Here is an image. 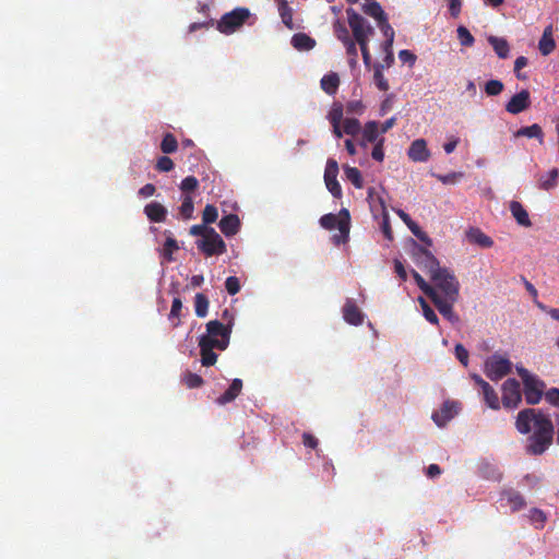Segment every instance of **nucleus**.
<instances>
[{"mask_svg": "<svg viewBox=\"0 0 559 559\" xmlns=\"http://www.w3.org/2000/svg\"><path fill=\"white\" fill-rule=\"evenodd\" d=\"M512 370V362L499 354L491 355L485 362V373L491 381H499Z\"/></svg>", "mask_w": 559, "mask_h": 559, "instance_id": "obj_5", "label": "nucleus"}, {"mask_svg": "<svg viewBox=\"0 0 559 559\" xmlns=\"http://www.w3.org/2000/svg\"><path fill=\"white\" fill-rule=\"evenodd\" d=\"M338 164L335 159L329 158L324 170V182L328 190L334 198L342 197V188L337 181Z\"/></svg>", "mask_w": 559, "mask_h": 559, "instance_id": "obj_11", "label": "nucleus"}, {"mask_svg": "<svg viewBox=\"0 0 559 559\" xmlns=\"http://www.w3.org/2000/svg\"><path fill=\"white\" fill-rule=\"evenodd\" d=\"M456 359L466 367L468 365V352L462 344H456L454 347Z\"/></svg>", "mask_w": 559, "mask_h": 559, "instance_id": "obj_57", "label": "nucleus"}, {"mask_svg": "<svg viewBox=\"0 0 559 559\" xmlns=\"http://www.w3.org/2000/svg\"><path fill=\"white\" fill-rule=\"evenodd\" d=\"M412 275L419 287V289L429 298L431 299L438 292L437 289L428 284L424 277L415 270L412 271Z\"/></svg>", "mask_w": 559, "mask_h": 559, "instance_id": "obj_36", "label": "nucleus"}, {"mask_svg": "<svg viewBox=\"0 0 559 559\" xmlns=\"http://www.w3.org/2000/svg\"><path fill=\"white\" fill-rule=\"evenodd\" d=\"M338 221H340V217H337L336 215H334L332 213H329V214L321 216L320 225L323 228L331 230L336 227V224L338 223Z\"/></svg>", "mask_w": 559, "mask_h": 559, "instance_id": "obj_53", "label": "nucleus"}, {"mask_svg": "<svg viewBox=\"0 0 559 559\" xmlns=\"http://www.w3.org/2000/svg\"><path fill=\"white\" fill-rule=\"evenodd\" d=\"M459 412V403L445 401L440 411L432 414V420L439 427H444Z\"/></svg>", "mask_w": 559, "mask_h": 559, "instance_id": "obj_16", "label": "nucleus"}, {"mask_svg": "<svg viewBox=\"0 0 559 559\" xmlns=\"http://www.w3.org/2000/svg\"><path fill=\"white\" fill-rule=\"evenodd\" d=\"M383 144H384V139L381 138L377 141V143L374 144V146L372 148L371 156L377 162H382L384 158Z\"/></svg>", "mask_w": 559, "mask_h": 559, "instance_id": "obj_58", "label": "nucleus"}, {"mask_svg": "<svg viewBox=\"0 0 559 559\" xmlns=\"http://www.w3.org/2000/svg\"><path fill=\"white\" fill-rule=\"evenodd\" d=\"M383 64L376 63L373 66V82L378 90L386 92L390 88L388 80L383 75Z\"/></svg>", "mask_w": 559, "mask_h": 559, "instance_id": "obj_35", "label": "nucleus"}, {"mask_svg": "<svg viewBox=\"0 0 559 559\" xmlns=\"http://www.w3.org/2000/svg\"><path fill=\"white\" fill-rule=\"evenodd\" d=\"M181 310H182L181 299L179 297L174 298L173 304H171V309H170V312L168 316L169 320L173 321L174 328H177L180 324L179 318L181 316Z\"/></svg>", "mask_w": 559, "mask_h": 559, "instance_id": "obj_40", "label": "nucleus"}, {"mask_svg": "<svg viewBox=\"0 0 559 559\" xmlns=\"http://www.w3.org/2000/svg\"><path fill=\"white\" fill-rule=\"evenodd\" d=\"M515 428L522 435L533 433L527 438L526 452L532 455L543 454L552 443L554 425L548 416L534 408L519 412Z\"/></svg>", "mask_w": 559, "mask_h": 559, "instance_id": "obj_1", "label": "nucleus"}, {"mask_svg": "<svg viewBox=\"0 0 559 559\" xmlns=\"http://www.w3.org/2000/svg\"><path fill=\"white\" fill-rule=\"evenodd\" d=\"M225 288L229 295H236L240 290V282L236 276H229L225 281Z\"/></svg>", "mask_w": 559, "mask_h": 559, "instance_id": "obj_55", "label": "nucleus"}, {"mask_svg": "<svg viewBox=\"0 0 559 559\" xmlns=\"http://www.w3.org/2000/svg\"><path fill=\"white\" fill-rule=\"evenodd\" d=\"M556 44L555 40L549 33V36H542L538 43V49L543 56H548L555 49Z\"/></svg>", "mask_w": 559, "mask_h": 559, "instance_id": "obj_46", "label": "nucleus"}, {"mask_svg": "<svg viewBox=\"0 0 559 559\" xmlns=\"http://www.w3.org/2000/svg\"><path fill=\"white\" fill-rule=\"evenodd\" d=\"M531 106V94L527 90L513 95L506 105V110L512 115H518Z\"/></svg>", "mask_w": 559, "mask_h": 559, "instance_id": "obj_15", "label": "nucleus"}, {"mask_svg": "<svg viewBox=\"0 0 559 559\" xmlns=\"http://www.w3.org/2000/svg\"><path fill=\"white\" fill-rule=\"evenodd\" d=\"M430 300L444 319L451 323H457L460 321V317L453 310V306L456 301H452L450 298H442L439 293H437Z\"/></svg>", "mask_w": 559, "mask_h": 559, "instance_id": "obj_14", "label": "nucleus"}, {"mask_svg": "<svg viewBox=\"0 0 559 559\" xmlns=\"http://www.w3.org/2000/svg\"><path fill=\"white\" fill-rule=\"evenodd\" d=\"M344 173L348 181H350L355 188L361 189L364 187V180L361 177V173L356 167L345 166Z\"/></svg>", "mask_w": 559, "mask_h": 559, "instance_id": "obj_37", "label": "nucleus"}, {"mask_svg": "<svg viewBox=\"0 0 559 559\" xmlns=\"http://www.w3.org/2000/svg\"><path fill=\"white\" fill-rule=\"evenodd\" d=\"M406 226L409 228L413 235L417 237L421 242H424L428 247L432 246L431 238L425 231L421 230V228L418 226L416 222L412 221V223H408Z\"/></svg>", "mask_w": 559, "mask_h": 559, "instance_id": "obj_45", "label": "nucleus"}, {"mask_svg": "<svg viewBox=\"0 0 559 559\" xmlns=\"http://www.w3.org/2000/svg\"><path fill=\"white\" fill-rule=\"evenodd\" d=\"M514 135L516 138H520V136H526V138H536L540 144H543L544 142V132H543V129L539 124L537 123H534L532 126H528V127H522L520 128L515 133Z\"/></svg>", "mask_w": 559, "mask_h": 559, "instance_id": "obj_30", "label": "nucleus"}, {"mask_svg": "<svg viewBox=\"0 0 559 559\" xmlns=\"http://www.w3.org/2000/svg\"><path fill=\"white\" fill-rule=\"evenodd\" d=\"M194 205L191 195L186 194L182 199V203L179 207V213L183 219H190L193 215Z\"/></svg>", "mask_w": 559, "mask_h": 559, "instance_id": "obj_43", "label": "nucleus"}, {"mask_svg": "<svg viewBox=\"0 0 559 559\" xmlns=\"http://www.w3.org/2000/svg\"><path fill=\"white\" fill-rule=\"evenodd\" d=\"M209 305H210V301H209L207 296L202 293H198L194 296V311H195L197 317H199V318L206 317L207 312H209Z\"/></svg>", "mask_w": 559, "mask_h": 559, "instance_id": "obj_34", "label": "nucleus"}, {"mask_svg": "<svg viewBox=\"0 0 559 559\" xmlns=\"http://www.w3.org/2000/svg\"><path fill=\"white\" fill-rule=\"evenodd\" d=\"M343 318L352 325H360L364 322V313L352 299H347L343 307Z\"/></svg>", "mask_w": 559, "mask_h": 559, "instance_id": "obj_18", "label": "nucleus"}, {"mask_svg": "<svg viewBox=\"0 0 559 559\" xmlns=\"http://www.w3.org/2000/svg\"><path fill=\"white\" fill-rule=\"evenodd\" d=\"M361 9L365 14L373 17L377 23L388 16L380 3L376 0H366Z\"/></svg>", "mask_w": 559, "mask_h": 559, "instance_id": "obj_28", "label": "nucleus"}, {"mask_svg": "<svg viewBox=\"0 0 559 559\" xmlns=\"http://www.w3.org/2000/svg\"><path fill=\"white\" fill-rule=\"evenodd\" d=\"M321 88L329 95H334L340 85L338 74L335 72L325 74L320 81Z\"/></svg>", "mask_w": 559, "mask_h": 559, "instance_id": "obj_29", "label": "nucleus"}, {"mask_svg": "<svg viewBox=\"0 0 559 559\" xmlns=\"http://www.w3.org/2000/svg\"><path fill=\"white\" fill-rule=\"evenodd\" d=\"M223 319L227 322L222 323L218 320H211L206 323V333L199 338L201 364L204 367L214 366L217 361V355L214 349L225 350L230 342L233 330V317L227 309L223 312Z\"/></svg>", "mask_w": 559, "mask_h": 559, "instance_id": "obj_2", "label": "nucleus"}, {"mask_svg": "<svg viewBox=\"0 0 559 559\" xmlns=\"http://www.w3.org/2000/svg\"><path fill=\"white\" fill-rule=\"evenodd\" d=\"M399 58L403 63H408L411 67L415 63L417 57L411 50L403 49L399 52Z\"/></svg>", "mask_w": 559, "mask_h": 559, "instance_id": "obj_60", "label": "nucleus"}, {"mask_svg": "<svg viewBox=\"0 0 559 559\" xmlns=\"http://www.w3.org/2000/svg\"><path fill=\"white\" fill-rule=\"evenodd\" d=\"M179 249L178 243L176 239L174 238H167L164 247H163V254L167 260H173V253Z\"/></svg>", "mask_w": 559, "mask_h": 559, "instance_id": "obj_52", "label": "nucleus"}, {"mask_svg": "<svg viewBox=\"0 0 559 559\" xmlns=\"http://www.w3.org/2000/svg\"><path fill=\"white\" fill-rule=\"evenodd\" d=\"M524 385V396L525 401L528 405H536L540 402L543 396V391L545 389V383L539 380L536 376L531 379H525Z\"/></svg>", "mask_w": 559, "mask_h": 559, "instance_id": "obj_12", "label": "nucleus"}, {"mask_svg": "<svg viewBox=\"0 0 559 559\" xmlns=\"http://www.w3.org/2000/svg\"><path fill=\"white\" fill-rule=\"evenodd\" d=\"M365 109H366V106L364 105V103L361 100H358V99L349 100L346 104V112L349 115L360 116L364 114Z\"/></svg>", "mask_w": 559, "mask_h": 559, "instance_id": "obj_51", "label": "nucleus"}, {"mask_svg": "<svg viewBox=\"0 0 559 559\" xmlns=\"http://www.w3.org/2000/svg\"><path fill=\"white\" fill-rule=\"evenodd\" d=\"M210 228L206 224L201 225H193L190 228V234L192 236H202V238H205V235L210 234Z\"/></svg>", "mask_w": 559, "mask_h": 559, "instance_id": "obj_62", "label": "nucleus"}, {"mask_svg": "<svg viewBox=\"0 0 559 559\" xmlns=\"http://www.w3.org/2000/svg\"><path fill=\"white\" fill-rule=\"evenodd\" d=\"M242 390V381L240 379H234L229 388L216 400L218 405H226L233 402Z\"/></svg>", "mask_w": 559, "mask_h": 559, "instance_id": "obj_25", "label": "nucleus"}, {"mask_svg": "<svg viewBox=\"0 0 559 559\" xmlns=\"http://www.w3.org/2000/svg\"><path fill=\"white\" fill-rule=\"evenodd\" d=\"M278 4V13L281 15L282 22L285 24L286 27L289 29L294 28V22H293V10L289 7L287 0H276Z\"/></svg>", "mask_w": 559, "mask_h": 559, "instance_id": "obj_33", "label": "nucleus"}, {"mask_svg": "<svg viewBox=\"0 0 559 559\" xmlns=\"http://www.w3.org/2000/svg\"><path fill=\"white\" fill-rule=\"evenodd\" d=\"M292 45L299 51H308L316 46V40L306 33H296L292 37Z\"/></svg>", "mask_w": 559, "mask_h": 559, "instance_id": "obj_26", "label": "nucleus"}, {"mask_svg": "<svg viewBox=\"0 0 559 559\" xmlns=\"http://www.w3.org/2000/svg\"><path fill=\"white\" fill-rule=\"evenodd\" d=\"M466 238L471 243H475L481 248H490L493 240L477 227H472L466 231Z\"/></svg>", "mask_w": 559, "mask_h": 559, "instance_id": "obj_23", "label": "nucleus"}, {"mask_svg": "<svg viewBox=\"0 0 559 559\" xmlns=\"http://www.w3.org/2000/svg\"><path fill=\"white\" fill-rule=\"evenodd\" d=\"M535 305L544 312H547L554 320L559 321V309L558 308H547L544 304L538 300H535Z\"/></svg>", "mask_w": 559, "mask_h": 559, "instance_id": "obj_64", "label": "nucleus"}, {"mask_svg": "<svg viewBox=\"0 0 559 559\" xmlns=\"http://www.w3.org/2000/svg\"><path fill=\"white\" fill-rule=\"evenodd\" d=\"M144 213L153 223H163L167 217V210L158 202H151L145 205Z\"/></svg>", "mask_w": 559, "mask_h": 559, "instance_id": "obj_21", "label": "nucleus"}, {"mask_svg": "<svg viewBox=\"0 0 559 559\" xmlns=\"http://www.w3.org/2000/svg\"><path fill=\"white\" fill-rule=\"evenodd\" d=\"M418 302H419V305L421 307L423 314H424L425 319L429 323H431L433 325H438L439 324V318L436 314V312L433 311V309L428 305L426 299L424 297H418Z\"/></svg>", "mask_w": 559, "mask_h": 559, "instance_id": "obj_38", "label": "nucleus"}, {"mask_svg": "<svg viewBox=\"0 0 559 559\" xmlns=\"http://www.w3.org/2000/svg\"><path fill=\"white\" fill-rule=\"evenodd\" d=\"M522 401L520 382L510 378L502 384V404L506 408L514 409Z\"/></svg>", "mask_w": 559, "mask_h": 559, "instance_id": "obj_8", "label": "nucleus"}, {"mask_svg": "<svg viewBox=\"0 0 559 559\" xmlns=\"http://www.w3.org/2000/svg\"><path fill=\"white\" fill-rule=\"evenodd\" d=\"M217 217L218 212L216 206H214L213 204H206L202 213L203 223L206 225L215 223Z\"/></svg>", "mask_w": 559, "mask_h": 559, "instance_id": "obj_48", "label": "nucleus"}, {"mask_svg": "<svg viewBox=\"0 0 559 559\" xmlns=\"http://www.w3.org/2000/svg\"><path fill=\"white\" fill-rule=\"evenodd\" d=\"M509 210L519 225L524 227L532 226L527 211L519 201H511L509 204Z\"/></svg>", "mask_w": 559, "mask_h": 559, "instance_id": "obj_24", "label": "nucleus"}, {"mask_svg": "<svg viewBox=\"0 0 559 559\" xmlns=\"http://www.w3.org/2000/svg\"><path fill=\"white\" fill-rule=\"evenodd\" d=\"M457 37L462 46L471 47L473 46L475 39L471 32L465 26L457 27Z\"/></svg>", "mask_w": 559, "mask_h": 559, "instance_id": "obj_50", "label": "nucleus"}, {"mask_svg": "<svg viewBox=\"0 0 559 559\" xmlns=\"http://www.w3.org/2000/svg\"><path fill=\"white\" fill-rule=\"evenodd\" d=\"M218 227L226 237L234 236L240 228L239 217L236 214H228L219 221Z\"/></svg>", "mask_w": 559, "mask_h": 559, "instance_id": "obj_22", "label": "nucleus"}, {"mask_svg": "<svg viewBox=\"0 0 559 559\" xmlns=\"http://www.w3.org/2000/svg\"><path fill=\"white\" fill-rule=\"evenodd\" d=\"M333 29H334V34L335 36L337 37L338 40H341L342 43H345L347 41L348 39H352L349 37V34H348V29L346 27V25L340 21V20H336L333 24Z\"/></svg>", "mask_w": 559, "mask_h": 559, "instance_id": "obj_49", "label": "nucleus"}, {"mask_svg": "<svg viewBox=\"0 0 559 559\" xmlns=\"http://www.w3.org/2000/svg\"><path fill=\"white\" fill-rule=\"evenodd\" d=\"M430 280L442 298H450L452 301L459 300L460 283L454 273L448 267H441L430 276Z\"/></svg>", "mask_w": 559, "mask_h": 559, "instance_id": "obj_3", "label": "nucleus"}, {"mask_svg": "<svg viewBox=\"0 0 559 559\" xmlns=\"http://www.w3.org/2000/svg\"><path fill=\"white\" fill-rule=\"evenodd\" d=\"M368 199L370 200V207H371V211L373 212V214L376 215L377 211L380 212V214L382 216L381 230H382L384 237L391 241L393 239V233H392V228H391V224H390V216L386 211L384 200L381 197H378L377 200H374L373 195H372V189H370L368 192Z\"/></svg>", "mask_w": 559, "mask_h": 559, "instance_id": "obj_9", "label": "nucleus"}, {"mask_svg": "<svg viewBox=\"0 0 559 559\" xmlns=\"http://www.w3.org/2000/svg\"><path fill=\"white\" fill-rule=\"evenodd\" d=\"M488 41L492 46L495 52L497 53V56L499 58H501V59L508 58L509 52H510V46L504 38L489 36Z\"/></svg>", "mask_w": 559, "mask_h": 559, "instance_id": "obj_31", "label": "nucleus"}, {"mask_svg": "<svg viewBox=\"0 0 559 559\" xmlns=\"http://www.w3.org/2000/svg\"><path fill=\"white\" fill-rule=\"evenodd\" d=\"M348 25L353 32L356 43L369 41V38L374 34V28L369 22L358 14L353 8L346 10Z\"/></svg>", "mask_w": 559, "mask_h": 559, "instance_id": "obj_4", "label": "nucleus"}, {"mask_svg": "<svg viewBox=\"0 0 559 559\" xmlns=\"http://www.w3.org/2000/svg\"><path fill=\"white\" fill-rule=\"evenodd\" d=\"M344 115V106L341 103H333L331 110L328 114V119L331 124H341Z\"/></svg>", "mask_w": 559, "mask_h": 559, "instance_id": "obj_42", "label": "nucleus"}, {"mask_svg": "<svg viewBox=\"0 0 559 559\" xmlns=\"http://www.w3.org/2000/svg\"><path fill=\"white\" fill-rule=\"evenodd\" d=\"M178 148V142L174 134L166 133L160 143V150L165 154H171Z\"/></svg>", "mask_w": 559, "mask_h": 559, "instance_id": "obj_41", "label": "nucleus"}, {"mask_svg": "<svg viewBox=\"0 0 559 559\" xmlns=\"http://www.w3.org/2000/svg\"><path fill=\"white\" fill-rule=\"evenodd\" d=\"M182 382L189 389H195L203 385L204 380L201 376L193 373L191 371H187L182 376Z\"/></svg>", "mask_w": 559, "mask_h": 559, "instance_id": "obj_44", "label": "nucleus"}, {"mask_svg": "<svg viewBox=\"0 0 559 559\" xmlns=\"http://www.w3.org/2000/svg\"><path fill=\"white\" fill-rule=\"evenodd\" d=\"M344 133L350 136L360 134L361 124L356 118H346L343 121Z\"/></svg>", "mask_w": 559, "mask_h": 559, "instance_id": "obj_39", "label": "nucleus"}, {"mask_svg": "<svg viewBox=\"0 0 559 559\" xmlns=\"http://www.w3.org/2000/svg\"><path fill=\"white\" fill-rule=\"evenodd\" d=\"M558 176L559 170L557 168H552L546 175L539 177L538 188L546 191L554 189L557 186Z\"/></svg>", "mask_w": 559, "mask_h": 559, "instance_id": "obj_32", "label": "nucleus"}, {"mask_svg": "<svg viewBox=\"0 0 559 559\" xmlns=\"http://www.w3.org/2000/svg\"><path fill=\"white\" fill-rule=\"evenodd\" d=\"M359 145L364 148L367 147L368 143H373L379 140V124L377 121H368L360 131Z\"/></svg>", "mask_w": 559, "mask_h": 559, "instance_id": "obj_19", "label": "nucleus"}, {"mask_svg": "<svg viewBox=\"0 0 559 559\" xmlns=\"http://www.w3.org/2000/svg\"><path fill=\"white\" fill-rule=\"evenodd\" d=\"M174 162L168 156H162L156 163V169L158 171L168 173L174 169Z\"/></svg>", "mask_w": 559, "mask_h": 559, "instance_id": "obj_56", "label": "nucleus"}, {"mask_svg": "<svg viewBox=\"0 0 559 559\" xmlns=\"http://www.w3.org/2000/svg\"><path fill=\"white\" fill-rule=\"evenodd\" d=\"M198 249L206 257L222 255L226 252V243L214 228H210V234L197 241Z\"/></svg>", "mask_w": 559, "mask_h": 559, "instance_id": "obj_7", "label": "nucleus"}, {"mask_svg": "<svg viewBox=\"0 0 559 559\" xmlns=\"http://www.w3.org/2000/svg\"><path fill=\"white\" fill-rule=\"evenodd\" d=\"M502 498L507 499L513 512L523 509L526 504L524 497L514 489H508L502 492Z\"/></svg>", "mask_w": 559, "mask_h": 559, "instance_id": "obj_27", "label": "nucleus"}, {"mask_svg": "<svg viewBox=\"0 0 559 559\" xmlns=\"http://www.w3.org/2000/svg\"><path fill=\"white\" fill-rule=\"evenodd\" d=\"M439 181L444 185L455 183L459 178L462 177L461 173H450L447 175H437L436 176Z\"/></svg>", "mask_w": 559, "mask_h": 559, "instance_id": "obj_61", "label": "nucleus"}, {"mask_svg": "<svg viewBox=\"0 0 559 559\" xmlns=\"http://www.w3.org/2000/svg\"><path fill=\"white\" fill-rule=\"evenodd\" d=\"M377 25L385 38H394L395 33H394L393 27L390 25V23L388 21V16H385L384 20L379 21L377 23Z\"/></svg>", "mask_w": 559, "mask_h": 559, "instance_id": "obj_59", "label": "nucleus"}, {"mask_svg": "<svg viewBox=\"0 0 559 559\" xmlns=\"http://www.w3.org/2000/svg\"><path fill=\"white\" fill-rule=\"evenodd\" d=\"M472 379L479 386L483 399L488 407L498 411L500 408V400L495 389L485 381L480 376L474 373Z\"/></svg>", "mask_w": 559, "mask_h": 559, "instance_id": "obj_13", "label": "nucleus"}, {"mask_svg": "<svg viewBox=\"0 0 559 559\" xmlns=\"http://www.w3.org/2000/svg\"><path fill=\"white\" fill-rule=\"evenodd\" d=\"M250 16V11L246 8H237L222 16L217 22V29L224 34H231L240 27Z\"/></svg>", "mask_w": 559, "mask_h": 559, "instance_id": "obj_6", "label": "nucleus"}, {"mask_svg": "<svg viewBox=\"0 0 559 559\" xmlns=\"http://www.w3.org/2000/svg\"><path fill=\"white\" fill-rule=\"evenodd\" d=\"M503 87L504 85L500 80H489L484 90L488 96H497L502 93Z\"/></svg>", "mask_w": 559, "mask_h": 559, "instance_id": "obj_47", "label": "nucleus"}, {"mask_svg": "<svg viewBox=\"0 0 559 559\" xmlns=\"http://www.w3.org/2000/svg\"><path fill=\"white\" fill-rule=\"evenodd\" d=\"M198 187H199V180L194 176L186 177L180 183V189L182 192H192Z\"/></svg>", "mask_w": 559, "mask_h": 559, "instance_id": "obj_54", "label": "nucleus"}, {"mask_svg": "<svg viewBox=\"0 0 559 559\" xmlns=\"http://www.w3.org/2000/svg\"><path fill=\"white\" fill-rule=\"evenodd\" d=\"M545 397L548 403L559 407V389L552 388L548 390Z\"/></svg>", "mask_w": 559, "mask_h": 559, "instance_id": "obj_63", "label": "nucleus"}, {"mask_svg": "<svg viewBox=\"0 0 559 559\" xmlns=\"http://www.w3.org/2000/svg\"><path fill=\"white\" fill-rule=\"evenodd\" d=\"M416 264L424 269L429 276L435 274L441 269L438 259L432 254L431 251L424 247H418L414 253Z\"/></svg>", "mask_w": 559, "mask_h": 559, "instance_id": "obj_10", "label": "nucleus"}, {"mask_svg": "<svg viewBox=\"0 0 559 559\" xmlns=\"http://www.w3.org/2000/svg\"><path fill=\"white\" fill-rule=\"evenodd\" d=\"M408 158L416 163L427 162L430 157V152L427 148V143L424 139H417L412 142L407 151Z\"/></svg>", "mask_w": 559, "mask_h": 559, "instance_id": "obj_17", "label": "nucleus"}, {"mask_svg": "<svg viewBox=\"0 0 559 559\" xmlns=\"http://www.w3.org/2000/svg\"><path fill=\"white\" fill-rule=\"evenodd\" d=\"M341 215H343L342 218H340L338 223L336 224V227L340 231V235L333 236V241L335 245L344 243L348 240L349 237V212L346 209H343L341 211Z\"/></svg>", "mask_w": 559, "mask_h": 559, "instance_id": "obj_20", "label": "nucleus"}]
</instances>
